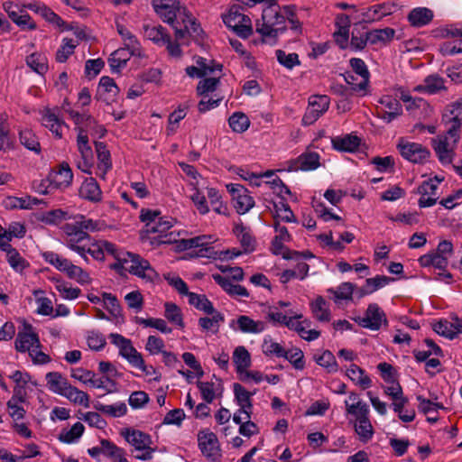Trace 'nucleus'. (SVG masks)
Instances as JSON below:
<instances>
[{
    "instance_id": "obj_1",
    "label": "nucleus",
    "mask_w": 462,
    "mask_h": 462,
    "mask_svg": "<svg viewBox=\"0 0 462 462\" xmlns=\"http://www.w3.org/2000/svg\"><path fill=\"white\" fill-rule=\"evenodd\" d=\"M152 5L161 19L172 27L177 40L187 35L199 37L203 32L200 24L178 0H152Z\"/></svg>"
},
{
    "instance_id": "obj_2",
    "label": "nucleus",
    "mask_w": 462,
    "mask_h": 462,
    "mask_svg": "<svg viewBox=\"0 0 462 462\" xmlns=\"http://www.w3.org/2000/svg\"><path fill=\"white\" fill-rule=\"evenodd\" d=\"M98 229V223L93 219L87 218L80 215L72 223H67L62 226L65 235L64 244L70 250L79 255L85 254V245L89 242L88 231Z\"/></svg>"
},
{
    "instance_id": "obj_3",
    "label": "nucleus",
    "mask_w": 462,
    "mask_h": 462,
    "mask_svg": "<svg viewBox=\"0 0 462 462\" xmlns=\"http://www.w3.org/2000/svg\"><path fill=\"white\" fill-rule=\"evenodd\" d=\"M462 117H452L446 125H448L446 135H438L432 139V147L442 164H448L452 162L453 149L458 139Z\"/></svg>"
},
{
    "instance_id": "obj_4",
    "label": "nucleus",
    "mask_w": 462,
    "mask_h": 462,
    "mask_svg": "<svg viewBox=\"0 0 462 462\" xmlns=\"http://www.w3.org/2000/svg\"><path fill=\"white\" fill-rule=\"evenodd\" d=\"M266 4L268 5L263 10L262 20L256 22V32L264 38H276L285 31V18L276 0Z\"/></svg>"
},
{
    "instance_id": "obj_5",
    "label": "nucleus",
    "mask_w": 462,
    "mask_h": 462,
    "mask_svg": "<svg viewBox=\"0 0 462 462\" xmlns=\"http://www.w3.org/2000/svg\"><path fill=\"white\" fill-rule=\"evenodd\" d=\"M174 222L173 218L163 217L156 224L146 225L145 232L148 235L150 244L153 246H159L178 242L179 234L171 231Z\"/></svg>"
},
{
    "instance_id": "obj_6",
    "label": "nucleus",
    "mask_w": 462,
    "mask_h": 462,
    "mask_svg": "<svg viewBox=\"0 0 462 462\" xmlns=\"http://www.w3.org/2000/svg\"><path fill=\"white\" fill-rule=\"evenodd\" d=\"M240 5H232L228 11L222 14L224 23L242 39L249 38L253 33L252 21L243 13Z\"/></svg>"
},
{
    "instance_id": "obj_7",
    "label": "nucleus",
    "mask_w": 462,
    "mask_h": 462,
    "mask_svg": "<svg viewBox=\"0 0 462 462\" xmlns=\"http://www.w3.org/2000/svg\"><path fill=\"white\" fill-rule=\"evenodd\" d=\"M221 74H216L213 77H204L197 86L198 95L201 97V100L198 104L199 113H206L211 108L217 107L222 100V97L214 98L210 94L214 93L220 85Z\"/></svg>"
},
{
    "instance_id": "obj_8",
    "label": "nucleus",
    "mask_w": 462,
    "mask_h": 462,
    "mask_svg": "<svg viewBox=\"0 0 462 462\" xmlns=\"http://www.w3.org/2000/svg\"><path fill=\"white\" fill-rule=\"evenodd\" d=\"M125 439L140 454L135 456L136 459L148 461L152 458L154 448H152L151 436L138 430L125 429L122 431Z\"/></svg>"
},
{
    "instance_id": "obj_9",
    "label": "nucleus",
    "mask_w": 462,
    "mask_h": 462,
    "mask_svg": "<svg viewBox=\"0 0 462 462\" xmlns=\"http://www.w3.org/2000/svg\"><path fill=\"white\" fill-rule=\"evenodd\" d=\"M126 255L127 257L125 263H124V267H120V269H125L131 274L147 282H152L158 277V273L146 259L137 254L130 252Z\"/></svg>"
},
{
    "instance_id": "obj_10",
    "label": "nucleus",
    "mask_w": 462,
    "mask_h": 462,
    "mask_svg": "<svg viewBox=\"0 0 462 462\" xmlns=\"http://www.w3.org/2000/svg\"><path fill=\"white\" fill-rule=\"evenodd\" d=\"M77 147L79 154L76 155L74 162L82 172L90 174L94 166V154L88 143L87 132L82 128L79 129Z\"/></svg>"
},
{
    "instance_id": "obj_11",
    "label": "nucleus",
    "mask_w": 462,
    "mask_h": 462,
    "mask_svg": "<svg viewBox=\"0 0 462 462\" xmlns=\"http://www.w3.org/2000/svg\"><path fill=\"white\" fill-rule=\"evenodd\" d=\"M198 445L202 455L209 462H217L222 457V450L215 433L209 430H201L198 434Z\"/></svg>"
},
{
    "instance_id": "obj_12",
    "label": "nucleus",
    "mask_w": 462,
    "mask_h": 462,
    "mask_svg": "<svg viewBox=\"0 0 462 462\" xmlns=\"http://www.w3.org/2000/svg\"><path fill=\"white\" fill-rule=\"evenodd\" d=\"M397 148L402 158L412 163H425L430 156V152L427 147L404 138L399 140Z\"/></svg>"
},
{
    "instance_id": "obj_13",
    "label": "nucleus",
    "mask_w": 462,
    "mask_h": 462,
    "mask_svg": "<svg viewBox=\"0 0 462 462\" xmlns=\"http://www.w3.org/2000/svg\"><path fill=\"white\" fill-rule=\"evenodd\" d=\"M226 189L231 194L233 206L238 214L244 215L254 207V198L243 185L229 183L226 185Z\"/></svg>"
},
{
    "instance_id": "obj_14",
    "label": "nucleus",
    "mask_w": 462,
    "mask_h": 462,
    "mask_svg": "<svg viewBox=\"0 0 462 462\" xmlns=\"http://www.w3.org/2000/svg\"><path fill=\"white\" fill-rule=\"evenodd\" d=\"M356 321L364 328L378 331L383 326L388 325L385 312L376 303L368 305L363 317H358Z\"/></svg>"
},
{
    "instance_id": "obj_15",
    "label": "nucleus",
    "mask_w": 462,
    "mask_h": 462,
    "mask_svg": "<svg viewBox=\"0 0 462 462\" xmlns=\"http://www.w3.org/2000/svg\"><path fill=\"white\" fill-rule=\"evenodd\" d=\"M109 339L118 348L119 356L125 359L133 367L142 365L143 356L133 346L130 339L117 333H111Z\"/></svg>"
},
{
    "instance_id": "obj_16",
    "label": "nucleus",
    "mask_w": 462,
    "mask_h": 462,
    "mask_svg": "<svg viewBox=\"0 0 462 462\" xmlns=\"http://www.w3.org/2000/svg\"><path fill=\"white\" fill-rule=\"evenodd\" d=\"M369 406L362 405L359 409V413L352 415L354 420H350V422L353 423L358 439L364 443H367L371 440L374 434V427L369 419Z\"/></svg>"
},
{
    "instance_id": "obj_17",
    "label": "nucleus",
    "mask_w": 462,
    "mask_h": 462,
    "mask_svg": "<svg viewBox=\"0 0 462 462\" xmlns=\"http://www.w3.org/2000/svg\"><path fill=\"white\" fill-rule=\"evenodd\" d=\"M233 391L235 402L239 409L234 413L232 419L234 422H239L241 420L240 414L253 413L252 397L254 393H251V392L237 383L233 384Z\"/></svg>"
},
{
    "instance_id": "obj_18",
    "label": "nucleus",
    "mask_w": 462,
    "mask_h": 462,
    "mask_svg": "<svg viewBox=\"0 0 462 462\" xmlns=\"http://www.w3.org/2000/svg\"><path fill=\"white\" fill-rule=\"evenodd\" d=\"M442 180V178L435 177L434 179H430L422 182L418 188V193L420 195L418 201L420 208H430L437 203L439 199L437 190Z\"/></svg>"
},
{
    "instance_id": "obj_19",
    "label": "nucleus",
    "mask_w": 462,
    "mask_h": 462,
    "mask_svg": "<svg viewBox=\"0 0 462 462\" xmlns=\"http://www.w3.org/2000/svg\"><path fill=\"white\" fill-rule=\"evenodd\" d=\"M320 156L316 152H305L296 159L287 162L289 171H310L320 166Z\"/></svg>"
},
{
    "instance_id": "obj_20",
    "label": "nucleus",
    "mask_w": 462,
    "mask_h": 462,
    "mask_svg": "<svg viewBox=\"0 0 462 462\" xmlns=\"http://www.w3.org/2000/svg\"><path fill=\"white\" fill-rule=\"evenodd\" d=\"M229 327L244 334H260L267 328V324L263 320H254L249 316L240 315L230 321Z\"/></svg>"
},
{
    "instance_id": "obj_21",
    "label": "nucleus",
    "mask_w": 462,
    "mask_h": 462,
    "mask_svg": "<svg viewBox=\"0 0 462 462\" xmlns=\"http://www.w3.org/2000/svg\"><path fill=\"white\" fill-rule=\"evenodd\" d=\"M14 346L15 349L21 353H30L32 349L41 347L39 337L31 325L24 326L23 331L18 332Z\"/></svg>"
},
{
    "instance_id": "obj_22",
    "label": "nucleus",
    "mask_w": 462,
    "mask_h": 462,
    "mask_svg": "<svg viewBox=\"0 0 462 462\" xmlns=\"http://www.w3.org/2000/svg\"><path fill=\"white\" fill-rule=\"evenodd\" d=\"M49 176L55 189H64L69 187L73 180L72 170L66 162L59 164L57 169H52Z\"/></svg>"
},
{
    "instance_id": "obj_23",
    "label": "nucleus",
    "mask_w": 462,
    "mask_h": 462,
    "mask_svg": "<svg viewBox=\"0 0 462 462\" xmlns=\"http://www.w3.org/2000/svg\"><path fill=\"white\" fill-rule=\"evenodd\" d=\"M300 318L301 315L291 317L287 328L296 331L306 341H313L319 338L320 332L316 329H308L310 327V321L309 319L299 320Z\"/></svg>"
},
{
    "instance_id": "obj_24",
    "label": "nucleus",
    "mask_w": 462,
    "mask_h": 462,
    "mask_svg": "<svg viewBox=\"0 0 462 462\" xmlns=\"http://www.w3.org/2000/svg\"><path fill=\"white\" fill-rule=\"evenodd\" d=\"M396 10V5L391 2L377 4L364 9L363 20L366 23L379 21L384 16L392 14Z\"/></svg>"
},
{
    "instance_id": "obj_25",
    "label": "nucleus",
    "mask_w": 462,
    "mask_h": 462,
    "mask_svg": "<svg viewBox=\"0 0 462 462\" xmlns=\"http://www.w3.org/2000/svg\"><path fill=\"white\" fill-rule=\"evenodd\" d=\"M361 138L353 134L335 136L331 139L333 149L341 152H355L361 145Z\"/></svg>"
},
{
    "instance_id": "obj_26",
    "label": "nucleus",
    "mask_w": 462,
    "mask_h": 462,
    "mask_svg": "<svg viewBox=\"0 0 462 462\" xmlns=\"http://www.w3.org/2000/svg\"><path fill=\"white\" fill-rule=\"evenodd\" d=\"M446 89L445 79L439 74H430L427 76L422 84L413 88V91L428 95H436Z\"/></svg>"
},
{
    "instance_id": "obj_27",
    "label": "nucleus",
    "mask_w": 462,
    "mask_h": 462,
    "mask_svg": "<svg viewBox=\"0 0 462 462\" xmlns=\"http://www.w3.org/2000/svg\"><path fill=\"white\" fill-rule=\"evenodd\" d=\"M79 197L90 202H99L102 199V191L97 181L90 177L87 178L79 190Z\"/></svg>"
},
{
    "instance_id": "obj_28",
    "label": "nucleus",
    "mask_w": 462,
    "mask_h": 462,
    "mask_svg": "<svg viewBox=\"0 0 462 462\" xmlns=\"http://www.w3.org/2000/svg\"><path fill=\"white\" fill-rule=\"evenodd\" d=\"M47 388L53 393L63 396L70 387L68 379L59 372H49L45 375Z\"/></svg>"
},
{
    "instance_id": "obj_29",
    "label": "nucleus",
    "mask_w": 462,
    "mask_h": 462,
    "mask_svg": "<svg viewBox=\"0 0 462 462\" xmlns=\"http://www.w3.org/2000/svg\"><path fill=\"white\" fill-rule=\"evenodd\" d=\"M213 279L226 293L235 297H248L249 292L242 285L235 284L231 279L221 274H213Z\"/></svg>"
},
{
    "instance_id": "obj_30",
    "label": "nucleus",
    "mask_w": 462,
    "mask_h": 462,
    "mask_svg": "<svg viewBox=\"0 0 462 462\" xmlns=\"http://www.w3.org/2000/svg\"><path fill=\"white\" fill-rule=\"evenodd\" d=\"M95 147L98 160V175L104 179L106 172L112 168L110 152L102 142H95Z\"/></svg>"
},
{
    "instance_id": "obj_31",
    "label": "nucleus",
    "mask_w": 462,
    "mask_h": 462,
    "mask_svg": "<svg viewBox=\"0 0 462 462\" xmlns=\"http://www.w3.org/2000/svg\"><path fill=\"white\" fill-rule=\"evenodd\" d=\"M310 310L313 317L319 322H328L331 319V312L328 302L322 297L318 296L310 302Z\"/></svg>"
},
{
    "instance_id": "obj_32",
    "label": "nucleus",
    "mask_w": 462,
    "mask_h": 462,
    "mask_svg": "<svg viewBox=\"0 0 462 462\" xmlns=\"http://www.w3.org/2000/svg\"><path fill=\"white\" fill-rule=\"evenodd\" d=\"M433 12L427 7L413 8L408 14V21L414 27L429 24L433 19Z\"/></svg>"
},
{
    "instance_id": "obj_33",
    "label": "nucleus",
    "mask_w": 462,
    "mask_h": 462,
    "mask_svg": "<svg viewBox=\"0 0 462 462\" xmlns=\"http://www.w3.org/2000/svg\"><path fill=\"white\" fill-rule=\"evenodd\" d=\"M234 231L245 253L253 252L255 249L256 241L249 227L237 225Z\"/></svg>"
},
{
    "instance_id": "obj_34",
    "label": "nucleus",
    "mask_w": 462,
    "mask_h": 462,
    "mask_svg": "<svg viewBox=\"0 0 462 462\" xmlns=\"http://www.w3.org/2000/svg\"><path fill=\"white\" fill-rule=\"evenodd\" d=\"M346 374L355 384L360 386L362 389H367L372 385L370 377L356 364H351L349 365L346 369Z\"/></svg>"
},
{
    "instance_id": "obj_35",
    "label": "nucleus",
    "mask_w": 462,
    "mask_h": 462,
    "mask_svg": "<svg viewBox=\"0 0 462 462\" xmlns=\"http://www.w3.org/2000/svg\"><path fill=\"white\" fill-rule=\"evenodd\" d=\"M353 71L361 78V81L356 85L355 89L365 90L369 82L370 73L366 64L362 59L352 58L349 60Z\"/></svg>"
},
{
    "instance_id": "obj_36",
    "label": "nucleus",
    "mask_w": 462,
    "mask_h": 462,
    "mask_svg": "<svg viewBox=\"0 0 462 462\" xmlns=\"http://www.w3.org/2000/svg\"><path fill=\"white\" fill-rule=\"evenodd\" d=\"M418 261L424 268L433 267L440 271H444L448 264V261L435 251L421 255Z\"/></svg>"
},
{
    "instance_id": "obj_37",
    "label": "nucleus",
    "mask_w": 462,
    "mask_h": 462,
    "mask_svg": "<svg viewBox=\"0 0 462 462\" xmlns=\"http://www.w3.org/2000/svg\"><path fill=\"white\" fill-rule=\"evenodd\" d=\"M85 427L81 422H76L69 429H63L59 434V440L66 444L77 443L82 437Z\"/></svg>"
},
{
    "instance_id": "obj_38",
    "label": "nucleus",
    "mask_w": 462,
    "mask_h": 462,
    "mask_svg": "<svg viewBox=\"0 0 462 462\" xmlns=\"http://www.w3.org/2000/svg\"><path fill=\"white\" fill-rule=\"evenodd\" d=\"M103 250L105 256L110 255L116 260V263L112 265V267L116 270L120 269V267H124V263H125V259L127 257L129 252L121 250L115 244L103 240Z\"/></svg>"
},
{
    "instance_id": "obj_39",
    "label": "nucleus",
    "mask_w": 462,
    "mask_h": 462,
    "mask_svg": "<svg viewBox=\"0 0 462 462\" xmlns=\"http://www.w3.org/2000/svg\"><path fill=\"white\" fill-rule=\"evenodd\" d=\"M164 317L177 328L182 329L185 326L181 310L173 302L164 303Z\"/></svg>"
},
{
    "instance_id": "obj_40",
    "label": "nucleus",
    "mask_w": 462,
    "mask_h": 462,
    "mask_svg": "<svg viewBox=\"0 0 462 462\" xmlns=\"http://www.w3.org/2000/svg\"><path fill=\"white\" fill-rule=\"evenodd\" d=\"M233 362L236 365V372L243 374L251 365L250 354L245 346H237L233 353Z\"/></svg>"
},
{
    "instance_id": "obj_41",
    "label": "nucleus",
    "mask_w": 462,
    "mask_h": 462,
    "mask_svg": "<svg viewBox=\"0 0 462 462\" xmlns=\"http://www.w3.org/2000/svg\"><path fill=\"white\" fill-rule=\"evenodd\" d=\"M405 106L407 111L415 116H428L432 113V108L429 103L421 97L406 99Z\"/></svg>"
},
{
    "instance_id": "obj_42",
    "label": "nucleus",
    "mask_w": 462,
    "mask_h": 462,
    "mask_svg": "<svg viewBox=\"0 0 462 462\" xmlns=\"http://www.w3.org/2000/svg\"><path fill=\"white\" fill-rule=\"evenodd\" d=\"M394 30L389 27L383 29H374L366 32V40H368V42L371 45H374L379 42L386 43L394 37Z\"/></svg>"
},
{
    "instance_id": "obj_43",
    "label": "nucleus",
    "mask_w": 462,
    "mask_h": 462,
    "mask_svg": "<svg viewBox=\"0 0 462 462\" xmlns=\"http://www.w3.org/2000/svg\"><path fill=\"white\" fill-rule=\"evenodd\" d=\"M391 281H393L392 278L383 275L368 278L365 280V284L360 290V296L372 294L377 290L386 286Z\"/></svg>"
},
{
    "instance_id": "obj_44",
    "label": "nucleus",
    "mask_w": 462,
    "mask_h": 462,
    "mask_svg": "<svg viewBox=\"0 0 462 462\" xmlns=\"http://www.w3.org/2000/svg\"><path fill=\"white\" fill-rule=\"evenodd\" d=\"M330 98L327 95H314L309 98L310 116H320L327 112Z\"/></svg>"
},
{
    "instance_id": "obj_45",
    "label": "nucleus",
    "mask_w": 462,
    "mask_h": 462,
    "mask_svg": "<svg viewBox=\"0 0 462 462\" xmlns=\"http://www.w3.org/2000/svg\"><path fill=\"white\" fill-rule=\"evenodd\" d=\"M144 35L145 37L152 41L158 46H164L165 42H167V38L169 34L166 32L164 27L159 26H144Z\"/></svg>"
},
{
    "instance_id": "obj_46",
    "label": "nucleus",
    "mask_w": 462,
    "mask_h": 462,
    "mask_svg": "<svg viewBox=\"0 0 462 462\" xmlns=\"http://www.w3.org/2000/svg\"><path fill=\"white\" fill-rule=\"evenodd\" d=\"M356 285L352 282H342L336 289L330 288L328 290V293L334 295V300L336 303L340 302L341 300H352V295Z\"/></svg>"
},
{
    "instance_id": "obj_47",
    "label": "nucleus",
    "mask_w": 462,
    "mask_h": 462,
    "mask_svg": "<svg viewBox=\"0 0 462 462\" xmlns=\"http://www.w3.org/2000/svg\"><path fill=\"white\" fill-rule=\"evenodd\" d=\"M5 258L10 267L18 273H22L30 266L29 262L23 258L15 248L7 252L5 254Z\"/></svg>"
},
{
    "instance_id": "obj_48",
    "label": "nucleus",
    "mask_w": 462,
    "mask_h": 462,
    "mask_svg": "<svg viewBox=\"0 0 462 462\" xmlns=\"http://www.w3.org/2000/svg\"><path fill=\"white\" fill-rule=\"evenodd\" d=\"M62 397L68 399L70 402H73L76 405L83 406L84 408H88L90 405L88 394L73 385L69 387V390Z\"/></svg>"
},
{
    "instance_id": "obj_49",
    "label": "nucleus",
    "mask_w": 462,
    "mask_h": 462,
    "mask_svg": "<svg viewBox=\"0 0 462 462\" xmlns=\"http://www.w3.org/2000/svg\"><path fill=\"white\" fill-rule=\"evenodd\" d=\"M19 140L22 145L28 150L40 154L41 144L34 133L30 129H23L19 133Z\"/></svg>"
},
{
    "instance_id": "obj_50",
    "label": "nucleus",
    "mask_w": 462,
    "mask_h": 462,
    "mask_svg": "<svg viewBox=\"0 0 462 462\" xmlns=\"http://www.w3.org/2000/svg\"><path fill=\"white\" fill-rule=\"evenodd\" d=\"M190 185L192 186L191 189L193 192L190 194L189 198L195 208L199 212V214H208L210 209L207 201L206 195L197 188V183L190 182Z\"/></svg>"
},
{
    "instance_id": "obj_51",
    "label": "nucleus",
    "mask_w": 462,
    "mask_h": 462,
    "mask_svg": "<svg viewBox=\"0 0 462 462\" xmlns=\"http://www.w3.org/2000/svg\"><path fill=\"white\" fill-rule=\"evenodd\" d=\"M252 413L240 414V421L235 422L239 425L238 432L244 437L250 438L259 433L258 426L251 420Z\"/></svg>"
},
{
    "instance_id": "obj_52",
    "label": "nucleus",
    "mask_w": 462,
    "mask_h": 462,
    "mask_svg": "<svg viewBox=\"0 0 462 462\" xmlns=\"http://www.w3.org/2000/svg\"><path fill=\"white\" fill-rule=\"evenodd\" d=\"M316 363L325 368L328 373H336L338 370V365L336 357L329 350H324L320 355H315Z\"/></svg>"
},
{
    "instance_id": "obj_53",
    "label": "nucleus",
    "mask_w": 462,
    "mask_h": 462,
    "mask_svg": "<svg viewBox=\"0 0 462 462\" xmlns=\"http://www.w3.org/2000/svg\"><path fill=\"white\" fill-rule=\"evenodd\" d=\"M54 287L59 291L60 297L68 300L78 299L81 293V290L79 288L72 287L67 282L62 280H56Z\"/></svg>"
},
{
    "instance_id": "obj_54",
    "label": "nucleus",
    "mask_w": 462,
    "mask_h": 462,
    "mask_svg": "<svg viewBox=\"0 0 462 462\" xmlns=\"http://www.w3.org/2000/svg\"><path fill=\"white\" fill-rule=\"evenodd\" d=\"M189 303L196 309L204 311L207 314L214 313V307L212 302L203 294H197L191 292L189 294Z\"/></svg>"
},
{
    "instance_id": "obj_55",
    "label": "nucleus",
    "mask_w": 462,
    "mask_h": 462,
    "mask_svg": "<svg viewBox=\"0 0 462 462\" xmlns=\"http://www.w3.org/2000/svg\"><path fill=\"white\" fill-rule=\"evenodd\" d=\"M262 351L266 356L282 357L285 356V349L281 344L273 341L270 336H265L263 344Z\"/></svg>"
},
{
    "instance_id": "obj_56",
    "label": "nucleus",
    "mask_w": 462,
    "mask_h": 462,
    "mask_svg": "<svg viewBox=\"0 0 462 462\" xmlns=\"http://www.w3.org/2000/svg\"><path fill=\"white\" fill-rule=\"evenodd\" d=\"M79 45L78 41L73 39L64 38L60 47L56 52V60L58 62H65L69 57L74 52V50Z\"/></svg>"
},
{
    "instance_id": "obj_57",
    "label": "nucleus",
    "mask_w": 462,
    "mask_h": 462,
    "mask_svg": "<svg viewBox=\"0 0 462 462\" xmlns=\"http://www.w3.org/2000/svg\"><path fill=\"white\" fill-rule=\"evenodd\" d=\"M196 65L199 68L203 78L209 75H216L217 72H218L217 74H221L222 71V65L216 64L213 60L203 57H198L196 59Z\"/></svg>"
},
{
    "instance_id": "obj_58",
    "label": "nucleus",
    "mask_w": 462,
    "mask_h": 462,
    "mask_svg": "<svg viewBox=\"0 0 462 462\" xmlns=\"http://www.w3.org/2000/svg\"><path fill=\"white\" fill-rule=\"evenodd\" d=\"M99 411L113 417L118 418L126 414L127 407L125 402H116L114 404H98L96 406Z\"/></svg>"
},
{
    "instance_id": "obj_59",
    "label": "nucleus",
    "mask_w": 462,
    "mask_h": 462,
    "mask_svg": "<svg viewBox=\"0 0 462 462\" xmlns=\"http://www.w3.org/2000/svg\"><path fill=\"white\" fill-rule=\"evenodd\" d=\"M84 249L85 254L79 256L87 263L88 262V254L97 261H103L105 259V254L103 250V240L92 244L88 243L85 245Z\"/></svg>"
},
{
    "instance_id": "obj_60",
    "label": "nucleus",
    "mask_w": 462,
    "mask_h": 462,
    "mask_svg": "<svg viewBox=\"0 0 462 462\" xmlns=\"http://www.w3.org/2000/svg\"><path fill=\"white\" fill-rule=\"evenodd\" d=\"M102 303L104 308L115 318L121 315L122 309L117 298L109 292H102Z\"/></svg>"
},
{
    "instance_id": "obj_61",
    "label": "nucleus",
    "mask_w": 462,
    "mask_h": 462,
    "mask_svg": "<svg viewBox=\"0 0 462 462\" xmlns=\"http://www.w3.org/2000/svg\"><path fill=\"white\" fill-rule=\"evenodd\" d=\"M197 386L201 393L202 399L207 403H212L216 398V393L218 391L220 384L216 385L212 382H198Z\"/></svg>"
},
{
    "instance_id": "obj_62",
    "label": "nucleus",
    "mask_w": 462,
    "mask_h": 462,
    "mask_svg": "<svg viewBox=\"0 0 462 462\" xmlns=\"http://www.w3.org/2000/svg\"><path fill=\"white\" fill-rule=\"evenodd\" d=\"M212 317L208 318H200L199 319V324L203 330L217 332L218 330L219 323L224 320V316L218 312L214 310V313H211Z\"/></svg>"
},
{
    "instance_id": "obj_63",
    "label": "nucleus",
    "mask_w": 462,
    "mask_h": 462,
    "mask_svg": "<svg viewBox=\"0 0 462 462\" xmlns=\"http://www.w3.org/2000/svg\"><path fill=\"white\" fill-rule=\"evenodd\" d=\"M432 328L433 330L439 336H442L448 339H453L456 337V331L453 328L451 319H440L438 322H435L432 325Z\"/></svg>"
},
{
    "instance_id": "obj_64",
    "label": "nucleus",
    "mask_w": 462,
    "mask_h": 462,
    "mask_svg": "<svg viewBox=\"0 0 462 462\" xmlns=\"http://www.w3.org/2000/svg\"><path fill=\"white\" fill-rule=\"evenodd\" d=\"M275 54L278 62L288 69H292L295 66L300 64L297 53H286L282 50H277Z\"/></svg>"
}]
</instances>
